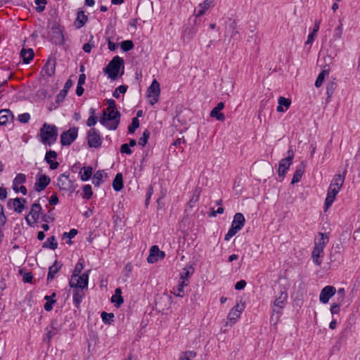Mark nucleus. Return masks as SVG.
Segmentation results:
<instances>
[{
	"label": "nucleus",
	"mask_w": 360,
	"mask_h": 360,
	"mask_svg": "<svg viewBox=\"0 0 360 360\" xmlns=\"http://www.w3.org/2000/svg\"><path fill=\"white\" fill-rule=\"evenodd\" d=\"M41 141L46 145L51 146L57 139L58 129L53 124L44 123L40 129Z\"/></svg>",
	"instance_id": "f257e3e1"
},
{
	"label": "nucleus",
	"mask_w": 360,
	"mask_h": 360,
	"mask_svg": "<svg viewBox=\"0 0 360 360\" xmlns=\"http://www.w3.org/2000/svg\"><path fill=\"white\" fill-rule=\"evenodd\" d=\"M100 122L110 130L117 129L120 122V112L116 110H105Z\"/></svg>",
	"instance_id": "f03ea898"
},
{
	"label": "nucleus",
	"mask_w": 360,
	"mask_h": 360,
	"mask_svg": "<svg viewBox=\"0 0 360 360\" xmlns=\"http://www.w3.org/2000/svg\"><path fill=\"white\" fill-rule=\"evenodd\" d=\"M122 68V72L124 73V60L122 58L117 56H115L104 69V72L108 75V77L112 80L115 79L120 70Z\"/></svg>",
	"instance_id": "7ed1b4c3"
},
{
	"label": "nucleus",
	"mask_w": 360,
	"mask_h": 360,
	"mask_svg": "<svg viewBox=\"0 0 360 360\" xmlns=\"http://www.w3.org/2000/svg\"><path fill=\"white\" fill-rule=\"evenodd\" d=\"M245 224V218L241 213H236L233 217V220L231 223V226L228 233L225 235L224 240L229 241L233 238Z\"/></svg>",
	"instance_id": "20e7f679"
},
{
	"label": "nucleus",
	"mask_w": 360,
	"mask_h": 360,
	"mask_svg": "<svg viewBox=\"0 0 360 360\" xmlns=\"http://www.w3.org/2000/svg\"><path fill=\"white\" fill-rule=\"evenodd\" d=\"M56 186L60 191L72 194L76 188L72 180L70 179V173L61 174L57 178Z\"/></svg>",
	"instance_id": "39448f33"
},
{
	"label": "nucleus",
	"mask_w": 360,
	"mask_h": 360,
	"mask_svg": "<svg viewBox=\"0 0 360 360\" xmlns=\"http://www.w3.org/2000/svg\"><path fill=\"white\" fill-rule=\"evenodd\" d=\"M89 272L84 273L81 276H71L69 285L72 288L80 289L82 290H87L89 282Z\"/></svg>",
	"instance_id": "423d86ee"
},
{
	"label": "nucleus",
	"mask_w": 360,
	"mask_h": 360,
	"mask_svg": "<svg viewBox=\"0 0 360 360\" xmlns=\"http://www.w3.org/2000/svg\"><path fill=\"white\" fill-rule=\"evenodd\" d=\"M160 94V84L156 79H153L147 89V99L148 103L152 105L156 103L159 100Z\"/></svg>",
	"instance_id": "0eeeda50"
},
{
	"label": "nucleus",
	"mask_w": 360,
	"mask_h": 360,
	"mask_svg": "<svg viewBox=\"0 0 360 360\" xmlns=\"http://www.w3.org/2000/svg\"><path fill=\"white\" fill-rule=\"evenodd\" d=\"M26 181V175L22 173L18 174L14 178L12 184L13 190L15 193L20 192L23 195L27 194V189L25 186L22 185Z\"/></svg>",
	"instance_id": "6e6552de"
},
{
	"label": "nucleus",
	"mask_w": 360,
	"mask_h": 360,
	"mask_svg": "<svg viewBox=\"0 0 360 360\" xmlns=\"http://www.w3.org/2000/svg\"><path fill=\"white\" fill-rule=\"evenodd\" d=\"M88 144L91 148H98L101 146L102 138L98 131L91 129L87 135Z\"/></svg>",
	"instance_id": "1a4fd4ad"
},
{
	"label": "nucleus",
	"mask_w": 360,
	"mask_h": 360,
	"mask_svg": "<svg viewBox=\"0 0 360 360\" xmlns=\"http://www.w3.org/2000/svg\"><path fill=\"white\" fill-rule=\"evenodd\" d=\"M288 156L285 158L282 159L278 165V173L279 176L283 177L285 175L287 170L292 162L294 158V153L292 150L288 151Z\"/></svg>",
	"instance_id": "9d476101"
},
{
	"label": "nucleus",
	"mask_w": 360,
	"mask_h": 360,
	"mask_svg": "<svg viewBox=\"0 0 360 360\" xmlns=\"http://www.w3.org/2000/svg\"><path fill=\"white\" fill-rule=\"evenodd\" d=\"M245 301L242 302L240 300L237 302L236 305L230 311L228 315V319L231 323H234L237 321L241 312L245 309Z\"/></svg>",
	"instance_id": "9b49d317"
},
{
	"label": "nucleus",
	"mask_w": 360,
	"mask_h": 360,
	"mask_svg": "<svg viewBox=\"0 0 360 360\" xmlns=\"http://www.w3.org/2000/svg\"><path fill=\"white\" fill-rule=\"evenodd\" d=\"M78 129L76 127L70 128L60 136V142L63 146L70 145L77 137Z\"/></svg>",
	"instance_id": "f8f14e48"
},
{
	"label": "nucleus",
	"mask_w": 360,
	"mask_h": 360,
	"mask_svg": "<svg viewBox=\"0 0 360 360\" xmlns=\"http://www.w3.org/2000/svg\"><path fill=\"white\" fill-rule=\"evenodd\" d=\"M165 257V252L161 251L158 245H153L150 249V253L147 258V261L150 264H153L160 259H162Z\"/></svg>",
	"instance_id": "ddd939ff"
},
{
	"label": "nucleus",
	"mask_w": 360,
	"mask_h": 360,
	"mask_svg": "<svg viewBox=\"0 0 360 360\" xmlns=\"http://www.w3.org/2000/svg\"><path fill=\"white\" fill-rule=\"evenodd\" d=\"M41 207L39 203H34L32 206L30 214L26 217V221L29 225L34 224L39 218Z\"/></svg>",
	"instance_id": "4468645a"
},
{
	"label": "nucleus",
	"mask_w": 360,
	"mask_h": 360,
	"mask_svg": "<svg viewBox=\"0 0 360 360\" xmlns=\"http://www.w3.org/2000/svg\"><path fill=\"white\" fill-rule=\"evenodd\" d=\"M335 292L336 289L334 286L326 285L321 290L320 292V302L323 304L328 303L330 298L332 297L335 294Z\"/></svg>",
	"instance_id": "2eb2a0df"
},
{
	"label": "nucleus",
	"mask_w": 360,
	"mask_h": 360,
	"mask_svg": "<svg viewBox=\"0 0 360 360\" xmlns=\"http://www.w3.org/2000/svg\"><path fill=\"white\" fill-rule=\"evenodd\" d=\"M340 190H341L340 188L334 187L330 185L329 186V188H328V192H327V196L325 200V204H324L325 211H326L332 205V204L333 203V202L335 199L337 194L340 192Z\"/></svg>",
	"instance_id": "dca6fc26"
},
{
	"label": "nucleus",
	"mask_w": 360,
	"mask_h": 360,
	"mask_svg": "<svg viewBox=\"0 0 360 360\" xmlns=\"http://www.w3.org/2000/svg\"><path fill=\"white\" fill-rule=\"evenodd\" d=\"M288 298V294L285 292H281L280 296L276 299L274 306H273V312L276 313L278 314H281V309L285 305L286 301Z\"/></svg>",
	"instance_id": "f3484780"
},
{
	"label": "nucleus",
	"mask_w": 360,
	"mask_h": 360,
	"mask_svg": "<svg viewBox=\"0 0 360 360\" xmlns=\"http://www.w3.org/2000/svg\"><path fill=\"white\" fill-rule=\"evenodd\" d=\"M49 183L50 178L48 176L45 174L40 175L34 184V188L36 191H41L46 188Z\"/></svg>",
	"instance_id": "a211bd4d"
},
{
	"label": "nucleus",
	"mask_w": 360,
	"mask_h": 360,
	"mask_svg": "<svg viewBox=\"0 0 360 360\" xmlns=\"http://www.w3.org/2000/svg\"><path fill=\"white\" fill-rule=\"evenodd\" d=\"M57 153L53 150H49L46 153L45 160L49 165L51 169H56L58 167V162L55 161Z\"/></svg>",
	"instance_id": "6ab92c4d"
},
{
	"label": "nucleus",
	"mask_w": 360,
	"mask_h": 360,
	"mask_svg": "<svg viewBox=\"0 0 360 360\" xmlns=\"http://www.w3.org/2000/svg\"><path fill=\"white\" fill-rule=\"evenodd\" d=\"M346 173L347 170L345 169L342 174H335L330 185L341 189L345 179Z\"/></svg>",
	"instance_id": "aec40b11"
},
{
	"label": "nucleus",
	"mask_w": 360,
	"mask_h": 360,
	"mask_svg": "<svg viewBox=\"0 0 360 360\" xmlns=\"http://www.w3.org/2000/svg\"><path fill=\"white\" fill-rule=\"evenodd\" d=\"M323 250L314 247L311 253V258L314 263L318 266L322 264V258L323 257Z\"/></svg>",
	"instance_id": "412c9836"
},
{
	"label": "nucleus",
	"mask_w": 360,
	"mask_h": 360,
	"mask_svg": "<svg viewBox=\"0 0 360 360\" xmlns=\"http://www.w3.org/2000/svg\"><path fill=\"white\" fill-rule=\"evenodd\" d=\"M111 302L115 304V307L119 308L124 302V299L122 296V290L117 288L115 290V294L111 297Z\"/></svg>",
	"instance_id": "4be33fe9"
},
{
	"label": "nucleus",
	"mask_w": 360,
	"mask_h": 360,
	"mask_svg": "<svg viewBox=\"0 0 360 360\" xmlns=\"http://www.w3.org/2000/svg\"><path fill=\"white\" fill-rule=\"evenodd\" d=\"M213 2V0H205L202 3L200 4L196 11L195 15L200 17L202 15L210 8Z\"/></svg>",
	"instance_id": "5701e85b"
},
{
	"label": "nucleus",
	"mask_w": 360,
	"mask_h": 360,
	"mask_svg": "<svg viewBox=\"0 0 360 360\" xmlns=\"http://www.w3.org/2000/svg\"><path fill=\"white\" fill-rule=\"evenodd\" d=\"M188 285V282L179 279L178 285L176 287L173 288L172 293L177 297H184V288L187 286Z\"/></svg>",
	"instance_id": "b1692460"
},
{
	"label": "nucleus",
	"mask_w": 360,
	"mask_h": 360,
	"mask_svg": "<svg viewBox=\"0 0 360 360\" xmlns=\"http://www.w3.org/2000/svg\"><path fill=\"white\" fill-rule=\"evenodd\" d=\"M330 72V68L328 65H326L325 68L319 73L318 75L316 80L315 82V86L319 88L320 87L326 78V76L329 75Z\"/></svg>",
	"instance_id": "393cba45"
},
{
	"label": "nucleus",
	"mask_w": 360,
	"mask_h": 360,
	"mask_svg": "<svg viewBox=\"0 0 360 360\" xmlns=\"http://www.w3.org/2000/svg\"><path fill=\"white\" fill-rule=\"evenodd\" d=\"M319 235L321 238L318 240L315 239L314 247L324 250L325 246L329 241V239L326 233H319Z\"/></svg>",
	"instance_id": "a878e982"
},
{
	"label": "nucleus",
	"mask_w": 360,
	"mask_h": 360,
	"mask_svg": "<svg viewBox=\"0 0 360 360\" xmlns=\"http://www.w3.org/2000/svg\"><path fill=\"white\" fill-rule=\"evenodd\" d=\"M21 57L22 58L25 63H29L34 58V51L32 49H22L20 52Z\"/></svg>",
	"instance_id": "bb28decb"
},
{
	"label": "nucleus",
	"mask_w": 360,
	"mask_h": 360,
	"mask_svg": "<svg viewBox=\"0 0 360 360\" xmlns=\"http://www.w3.org/2000/svg\"><path fill=\"white\" fill-rule=\"evenodd\" d=\"M25 203V199L19 198H15L13 200V205L14 207V210L16 212L21 213L24 210Z\"/></svg>",
	"instance_id": "cd10ccee"
},
{
	"label": "nucleus",
	"mask_w": 360,
	"mask_h": 360,
	"mask_svg": "<svg viewBox=\"0 0 360 360\" xmlns=\"http://www.w3.org/2000/svg\"><path fill=\"white\" fill-rule=\"evenodd\" d=\"M12 112L9 110H0V125L6 124L12 117Z\"/></svg>",
	"instance_id": "c85d7f7f"
},
{
	"label": "nucleus",
	"mask_w": 360,
	"mask_h": 360,
	"mask_svg": "<svg viewBox=\"0 0 360 360\" xmlns=\"http://www.w3.org/2000/svg\"><path fill=\"white\" fill-rule=\"evenodd\" d=\"M122 174L121 173H118L116 174L113 181H112V187L115 191H120L123 188V181H122Z\"/></svg>",
	"instance_id": "c756f323"
},
{
	"label": "nucleus",
	"mask_w": 360,
	"mask_h": 360,
	"mask_svg": "<svg viewBox=\"0 0 360 360\" xmlns=\"http://www.w3.org/2000/svg\"><path fill=\"white\" fill-rule=\"evenodd\" d=\"M43 70L49 77L52 76L55 72V61L52 60H48L44 66Z\"/></svg>",
	"instance_id": "7c9ffc66"
},
{
	"label": "nucleus",
	"mask_w": 360,
	"mask_h": 360,
	"mask_svg": "<svg viewBox=\"0 0 360 360\" xmlns=\"http://www.w3.org/2000/svg\"><path fill=\"white\" fill-rule=\"evenodd\" d=\"M84 296V293L83 290H82L80 289L74 288L72 299H73V302L76 306H78L81 303V302L83 300Z\"/></svg>",
	"instance_id": "2f4dec72"
},
{
	"label": "nucleus",
	"mask_w": 360,
	"mask_h": 360,
	"mask_svg": "<svg viewBox=\"0 0 360 360\" xmlns=\"http://www.w3.org/2000/svg\"><path fill=\"white\" fill-rule=\"evenodd\" d=\"M60 269V265H59L56 262L49 267V273L47 276V281H52L55 275L58 272V271Z\"/></svg>",
	"instance_id": "473e14b6"
},
{
	"label": "nucleus",
	"mask_w": 360,
	"mask_h": 360,
	"mask_svg": "<svg viewBox=\"0 0 360 360\" xmlns=\"http://www.w3.org/2000/svg\"><path fill=\"white\" fill-rule=\"evenodd\" d=\"M304 171V165L302 163L299 167H297L293 176L292 179V184H295L299 182L301 180L302 176Z\"/></svg>",
	"instance_id": "72a5a7b5"
},
{
	"label": "nucleus",
	"mask_w": 360,
	"mask_h": 360,
	"mask_svg": "<svg viewBox=\"0 0 360 360\" xmlns=\"http://www.w3.org/2000/svg\"><path fill=\"white\" fill-rule=\"evenodd\" d=\"M93 169L91 167H83L80 171V177L82 181H86L89 179L92 174Z\"/></svg>",
	"instance_id": "f704fd0d"
},
{
	"label": "nucleus",
	"mask_w": 360,
	"mask_h": 360,
	"mask_svg": "<svg viewBox=\"0 0 360 360\" xmlns=\"http://www.w3.org/2000/svg\"><path fill=\"white\" fill-rule=\"evenodd\" d=\"M193 269L192 266H186L183 269V271L180 274L179 279L188 283L189 277L193 274Z\"/></svg>",
	"instance_id": "c9c22d12"
},
{
	"label": "nucleus",
	"mask_w": 360,
	"mask_h": 360,
	"mask_svg": "<svg viewBox=\"0 0 360 360\" xmlns=\"http://www.w3.org/2000/svg\"><path fill=\"white\" fill-rule=\"evenodd\" d=\"M87 20V17L83 11L77 13V18L75 25L77 28L82 27Z\"/></svg>",
	"instance_id": "e433bc0d"
},
{
	"label": "nucleus",
	"mask_w": 360,
	"mask_h": 360,
	"mask_svg": "<svg viewBox=\"0 0 360 360\" xmlns=\"http://www.w3.org/2000/svg\"><path fill=\"white\" fill-rule=\"evenodd\" d=\"M105 176V174L103 172V171H97L93 176V179H92L93 184L96 186H99L101 184V183L103 181V178Z\"/></svg>",
	"instance_id": "4c0bfd02"
},
{
	"label": "nucleus",
	"mask_w": 360,
	"mask_h": 360,
	"mask_svg": "<svg viewBox=\"0 0 360 360\" xmlns=\"http://www.w3.org/2000/svg\"><path fill=\"white\" fill-rule=\"evenodd\" d=\"M291 101L290 99L286 98L285 97L281 96L278 98V105L277 106V111L278 112H283L284 110L283 108V106H285L286 109H288L290 105Z\"/></svg>",
	"instance_id": "58836bf2"
},
{
	"label": "nucleus",
	"mask_w": 360,
	"mask_h": 360,
	"mask_svg": "<svg viewBox=\"0 0 360 360\" xmlns=\"http://www.w3.org/2000/svg\"><path fill=\"white\" fill-rule=\"evenodd\" d=\"M44 248H50L51 250H56L58 247V243L55 236L49 237L42 245Z\"/></svg>",
	"instance_id": "ea45409f"
},
{
	"label": "nucleus",
	"mask_w": 360,
	"mask_h": 360,
	"mask_svg": "<svg viewBox=\"0 0 360 360\" xmlns=\"http://www.w3.org/2000/svg\"><path fill=\"white\" fill-rule=\"evenodd\" d=\"M56 296V293H53L51 296L46 295L45 296V300L46 302L44 304V309L47 311H50L53 309V304L56 302L55 300H53L52 297Z\"/></svg>",
	"instance_id": "a19ab883"
},
{
	"label": "nucleus",
	"mask_w": 360,
	"mask_h": 360,
	"mask_svg": "<svg viewBox=\"0 0 360 360\" xmlns=\"http://www.w3.org/2000/svg\"><path fill=\"white\" fill-rule=\"evenodd\" d=\"M91 115L86 120V124L89 127H92L95 125L97 122V117L95 115V110L94 108L90 109Z\"/></svg>",
	"instance_id": "79ce46f5"
},
{
	"label": "nucleus",
	"mask_w": 360,
	"mask_h": 360,
	"mask_svg": "<svg viewBox=\"0 0 360 360\" xmlns=\"http://www.w3.org/2000/svg\"><path fill=\"white\" fill-rule=\"evenodd\" d=\"M93 195L91 186L89 184L83 186V195L82 197L86 199H90Z\"/></svg>",
	"instance_id": "37998d69"
},
{
	"label": "nucleus",
	"mask_w": 360,
	"mask_h": 360,
	"mask_svg": "<svg viewBox=\"0 0 360 360\" xmlns=\"http://www.w3.org/2000/svg\"><path fill=\"white\" fill-rule=\"evenodd\" d=\"M127 86L121 85V86H118L117 88L115 89V90L112 93V96L115 98H118L121 94H124L127 91Z\"/></svg>",
	"instance_id": "c03bdc74"
},
{
	"label": "nucleus",
	"mask_w": 360,
	"mask_h": 360,
	"mask_svg": "<svg viewBox=\"0 0 360 360\" xmlns=\"http://www.w3.org/2000/svg\"><path fill=\"white\" fill-rule=\"evenodd\" d=\"M114 314L112 313L103 312L101 314V318L103 321L106 324H110L112 321Z\"/></svg>",
	"instance_id": "a18cd8bd"
},
{
	"label": "nucleus",
	"mask_w": 360,
	"mask_h": 360,
	"mask_svg": "<svg viewBox=\"0 0 360 360\" xmlns=\"http://www.w3.org/2000/svg\"><path fill=\"white\" fill-rule=\"evenodd\" d=\"M139 127V120L138 117H134L132 119L131 124L129 126L128 130L129 133H134L135 130Z\"/></svg>",
	"instance_id": "49530a36"
},
{
	"label": "nucleus",
	"mask_w": 360,
	"mask_h": 360,
	"mask_svg": "<svg viewBox=\"0 0 360 360\" xmlns=\"http://www.w3.org/2000/svg\"><path fill=\"white\" fill-rule=\"evenodd\" d=\"M335 88L336 83L333 82L328 83L326 86V94L328 96V98H330L332 96Z\"/></svg>",
	"instance_id": "de8ad7c7"
},
{
	"label": "nucleus",
	"mask_w": 360,
	"mask_h": 360,
	"mask_svg": "<svg viewBox=\"0 0 360 360\" xmlns=\"http://www.w3.org/2000/svg\"><path fill=\"white\" fill-rule=\"evenodd\" d=\"M210 116L212 117H216L217 120L219 121H223L225 119L224 114L221 113L220 111H218L214 108L211 110Z\"/></svg>",
	"instance_id": "09e8293b"
},
{
	"label": "nucleus",
	"mask_w": 360,
	"mask_h": 360,
	"mask_svg": "<svg viewBox=\"0 0 360 360\" xmlns=\"http://www.w3.org/2000/svg\"><path fill=\"white\" fill-rule=\"evenodd\" d=\"M134 47V44L132 41L130 40H126L123 41L121 43V48L124 51H128L131 49H132Z\"/></svg>",
	"instance_id": "8fccbe9b"
},
{
	"label": "nucleus",
	"mask_w": 360,
	"mask_h": 360,
	"mask_svg": "<svg viewBox=\"0 0 360 360\" xmlns=\"http://www.w3.org/2000/svg\"><path fill=\"white\" fill-rule=\"evenodd\" d=\"M149 136H150V132L148 130H146L143 132L142 137H141L139 139V144L142 146H144L147 143Z\"/></svg>",
	"instance_id": "3c124183"
},
{
	"label": "nucleus",
	"mask_w": 360,
	"mask_h": 360,
	"mask_svg": "<svg viewBox=\"0 0 360 360\" xmlns=\"http://www.w3.org/2000/svg\"><path fill=\"white\" fill-rule=\"evenodd\" d=\"M342 34V23L340 21L338 26L335 29L333 37L335 39H340Z\"/></svg>",
	"instance_id": "603ef678"
},
{
	"label": "nucleus",
	"mask_w": 360,
	"mask_h": 360,
	"mask_svg": "<svg viewBox=\"0 0 360 360\" xmlns=\"http://www.w3.org/2000/svg\"><path fill=\"white\" fill-rule=\"evenodd\" d=\"M195 352L193 351H187L184 353L183 356H180L179 360H191L195 356Z\"/></svg>",
	"instance_id": "864d4df0"
},
{
	"label": "nucleus",
	"mask_w": 360,
	"mask_h": 360,
	"mask_svg": "<svg viewBox=\"0 0 360 360\" xmlns=\"http://www.w3.org/2000/svg\"><path fill=\"white\" fill-rule=\"evenodd\" d=\"M83 268H84L83 262L79 261V262H77L76 264L74 271H73V274L72 276H80L79 274L82 272Z\"/></svg>",
	"instance_id": "5fc2aeb1"
},
{
	"label": "nucleus",
	"mask_w": 360,
	"mask_h": 360,
	"mask_svg": "<svg viewBox=\"0 0 360 360\" xmlns=\"http://www.w3.org/2000/svg\"><path fill=\"white\" fill-rule=\"evenodd\" d=\"M342 302L338 300L337 303H333L330 307V312L333 315L338 314L340 312V307Z\"/></svg>",
	"instance_id": "6e6d98bb"
},
{
	"label": "nucleus",
	"mask_w": 360,
	"mask_h": 360,
	"mask_svg": "<svg viewBox=\"0 0 360 360\" xmlns=\"http://www.w3.org/2000/svg\"><path fill=\"white\" fill-rule=\"evenodd\" d=\"M94 42L93 41V37L91 36V40L88 43H86L84 44L83 50L86 53H90L92 47H94Z\"/></svg>",
	"instance_id": "4d7b16f0"
},
{
	"label": "nucleus",
	"mask_w": 360,
	"mask_h": 360,
	"mask_svg": "<svg viewBox=\"0 0 360 360\" xmlns=\"http://www.w3.org/2000/svg\"><path fill=\"white\" fill-rule=\"evenodd\" d=\"M6 218L4 213V207L0 204V229H1V227H3L4 226V224H6Z\"/></svg>",
	"instance_id": "13d9d810"
},
{
	"label": "nucleus",
	"mask_w": 360,
	"mask_h": 360,
	"mask_svg": "<svg viewBox=\"0 0 360 360\" xmlns=\"http://www.w3.org/2000/svg\"><path fill=\"white\" fill-rule=\"evenodd\" d=\"M30 120L29 113H22L18 115V120L22 123H27Z\"/></svg>",
	"instance_id": "bf43d9fd"
},
{
	"label": "nucleus",
	"mask_w": 360,
	"mask_h": 360,
	"mask_svg": "<svg viewBox=\"0 0 360 360\" xmlns=\"http://www.w3.org/2000/svg\"><path fill=\"white\" fill-rule=\"evenodd\" d=\"M120 152L127 155H131L132 153V150L130 149V146L128 143H124L121 146Z\"/></svg>",
	"instance_id": "052dcab7"
},
{
	"label": "nucleus",
	"mask_w": 360,
	"mask_h": 360,
	"mask_svg": "<svg viewBox=\"0 0 360 360\" xmlns=\"http://www.w3.org/2000/svg\"><path fill=\"white\" fill-rule=\"evenodd\" d=\"M199 196H200V192L198 191H195L193 195H192V197L191 198L190 200H189V205L191 207L193 206V204H195L199 199Z\"/></svg>",
	"instance_id": "680f3d73"
},
{
	"label": "nucleus",
	"mask_w": 360,
	"mask_h": 360,
	"mask_svg": "<svg viewBox=\"0 0 360 360\" xmlns=\"http://www.w3.org/2000/svg\"><path fill=\"white\" fill-rule=\"evenodd\" d=\"M338 300L342 302L345 297V290L344 288H339L337 291Z\"/></svg>",
	"instance_id": "e2e57ef3"
},
{
	"label": "nucleus",
	"mask_w": 360,
	"mask_h": 360,
	"mask_svg": "<svg viewBox=\"0 0 360 360\" xmlns=\"http://www.w3.org/2000/svg\"><path fill=\"white\" fill-rule=\"evenodd\" d=\"M247 283L245 280H241L235 284V289L237 290H243L245 288Z\"/></svg>",
	"instance_id": "0e129e2a"
},
{
	"label": "nucleus",
	"mask_w": 360,
	"mask_h": 360,
	"mask_svg": "<svg viewBox=\"0 0 360 360\" xmlns=\"http://www.w3.org/2000/svg\"><path fill=\"white\" fill-rule=\"evenodd\" d=\"M46 0H35V4L39 6L37 10L39 11H43L45 8Z\"/></svg>",
	"instance_id": "69168bd1"
},
{
	"label": "nucleus",
	"mask_w": 360,
	"mask_h": 360,
	"mask_svg": "<svg viewBox=\"0 0 360 360\" xmlns=\"http://www.w3.org/2000/svg\"><path fill=\"white\" fill-rule=\"evenodd\" d=\"M66 90H61L56 97V102H62L67 96Z\"/></svg>",
	"instance_id": "338daca9"
},
{
	"label": "nucleus",
	"mask_w": 360,
	"mask_h": 360,
	"mask_svg": "<svg viewBox=\"0 0 360 360\" xmlns=\"http://www.w3.org/2000/svg\"><path fill=\"white\" fill-rule=\"evenodd\" d=\"M77 233V231L75 229H71L68 233V232H65L63 233V238H74Z\"/></svg>",
	"instance_id": "774afa93"
}]
</instances>
